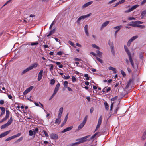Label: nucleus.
Listing matches in <instances>:
<instances>
[{"mask_svg":"<svg viewBox=\"0 0 146 146\" xmlns=\"http://www.w3.org/2000/svg\"><path fill=\"white\" fill-rule=\"evenodd\" d=\"M124 47L125 52H126L127 53V54L128 55L129 59L131 63V65L132 67L133 68H134L135 67L134 63L133 62V60L131 57V53L129 52L128 48L125 45Z\"/></svg>","mask_w":146,"mask_h":146,"instance_id":"nucleus-1","label":"nucleus"},{"mask_svg":"<svg viewBox=\"0 0 146 146\" xmlns=\"http://www.w3.org/2000/svg\"><path fill=\"white\" fill-rule=\"evenodd\" d=\"M91 139V137L90 135H88L85 137L79 139L77 140V141H78L74 143L73 144L74 145L78 144L80 143H82L85 141H86L90 140Z\"/></svg>","mask_w":146,"mask_h":146,"instance_id":"nucleus-2","label":"nucleus"},{"mask_svg":"<svg viewBox=\"0 0 146 146\" xmlns=\"http://www.w3.org/2000/svg\"><path fill=\"white\" fill-rule=\"evenodd\" d=\"M91 15V14H89L85 15H83L79 17L77 20V23L79 25L80 22L81 20H83L84 19L90 16Z\"/></svg>","mask_w":146,"mask_h":146,"instance_id":"nucleus-3","label":"nucleus"},{"mask_svg":"<svg viewBox=\"0 0 146 146\" xmlns=\"http://www.w3.org/2000/svg\"><path fill=\"white\" fill-rule=\"evenodd\" d=\"M102 116H101L99 118L98 122L97 123V125L96 129L95 130V131L97 130L99 128L100 125L102 123Z\"/></svg>","mask_w":146,"mask_h":146,"instance_id":"nucleus-4","label":"nucleus"},{"mask_svg":"<svg viewBox=\"0 0 146 146\" xmlns=\"http://www.w3.org/2000/svg\"><path fill=\"white\" fill-rule=\"evenodd\" d=\"M9 112L8 110H6V115L5 117L3 118L0 121V123H1L6 121L8 118L9 115Z\"/></svg>","mask_w":146,"mask_h":146,"instance_id":"nucleus-5","label":"nucleus"},{"mask_svg":"<svg viewBox=\"0 0 146 146\" xmlns=\"http://www.w3.org/2000/svg\"><path fill=\"white\" fill-rule=\"evenodd\" d=\"M38 65V63L35 62L32 64L31 66L28 67L30 70H32L33 68L37 67Z\"/></svg>","mask_w":146,"mask_h":146,"instance_id":"nucleus-6","label":"nucleus"},{"mask_svg":"<svg viewBox=\"0 0 146 146\" xmlns=\"http://www.w3.org/2000/svg\"><path fill=\"white\" fill-rule=\"evenodd\" d=\"M139 6V5H135L132 6L131 8H129L128 10L125 11V13H127L130 12L132 11L133 10L135 9Z\"/></svg>","mask_w":146,"mask_h":146,"instance_id":"nucleus-7","label":"nucleus"},{"mask_svg":"<svg viewBox=\"0 0 146 146\" xmlns=\"http://www.w3.org/2000/svg\"><path fill=\"white\" fill-rule=\"evenodd\" d=\"M122 27V26L121 25L118 26L114 27V29H116V30L115 31V37H116L117 34L118 32V31Z\"/></svg>","mask_w":146,"mask_h":146,"instance_id":"nucleus-8","label":"nucleus"},{"mask_svg":"<svg viewBox=\"0 0 146 146\" xmlns=\"http://www.w3.org/2000/svg\"><path fill=\"white\" fill-rule=\"evenodd\" d=\"M96 54L93 52H92V55L95 56H98L100 57L101 58L102 56V53L98 50H97L96 51Z\"/></svg>","mask_w":146,"mask_h":146,"instance_id":"nucleus-9","label":"nucleus"},{"mask_svg":"<svg viewBox=\"0 0 146 146\" xmlns=\"http://www.w3.org/2000/svg\"><path fill=\"white\" fill-rule=\"evenodd\" d=\"M133 24H129L128 25L129 26H133V27H139L141 26V25H139V23H137V21L132 22Z\"/></svg>","mask_w":146,"mask_h":146,"instance_id":"nucleus-10","label":"nucleus"},{"mask_svg":"<svg viewBox=\"0 0 146 146\" xmlns=\"http://www.w3.org/2000/svg\"><path fill=\"white\" fill-rule=\"evenodd\" d=\"M43 72V70H40V72L38 74V81H40L42 78V74Z\"/></svg>","mask_w":146,"mask_h":146,"instance_id":"nucleus-11","label":"nucleus"},{"mask_svg":"<svg viewBox=\"0 0 146 146\" xmlns=\"http://www.w3.org/2000/svg\"><path fill=\"white\" fill-rule=\"evenodd\" d=\"M100 132H99L95 133L94 135L92 136V140L94 138L95 139L100 136Z\"/></svg>","mask_w":146,"mask_h":146,"instance_id":"nucleus-12","label":"nucleus"},{"mask_svg":"<svg viewBox=\"0 0 146 146\" xmlns=\"http://www.w3.org/2000/svg\"><path fill=\"white\" fill-rule=\"evenodd\" d=\"M73 128V126H71L70 127L66 128L64 129L62 131V133H64L67 131H69L70 130H71Z\"/></svg>","mask_w":146,"mask_h":146,"instance_id":"nucleus-13","label":"nucleus"},{"mask_svg":"<svg viewBox=\"0 0 146 146\" xmlns=\"http://www.w3.org/2000/svg\"><path fill=\"white\" fill-rule=\"evenodd\" d=\"M50 137L51 138L54 139H57L58 138L57 135L54 133H52L50 134Z\"/></svg>","mask_w":146,"mask_h":146,"instance_id":"nucleus-14","label":"nucleus"},{"mask_svg":"<svg viewBox=\"0 0 146 146\" xmlns=\"http://www.w3.org/2000/svg\"><path fill=\"white\" fill-rule=\"evenodd\" d=\"M10 131V130L4 132L0 135V138L5 137L8 134Z\"/></svg>","mask_w":146,"mask_h":146,"instance_id":"nucleus-15","label":"nucleus"},{"mask_svg":"<svg viewBox=\"0 0 146 146\" xmlns=\"http://www.w3.org/2000/svg\"><path fill=\"white\" fill-rule=\"evenodd\" d=\"M61 116L59 117V116L58 115V118L56 119L55 123L56 124H59L61 122Z\"/></svg>","mask_w":146,"mask_h":146,"instance_id":"nucleus-16","label":"nucleus"},{"mask_svg":"<svg viewBox=\"0 0 146 146\" xmlns=\"http://www.w3.org/2000/svg\"><path fill=\"white\" fill-rule=\"evenodd\" d=\"M68 115V113L67 114V115H66V116L65 118L64 119V120L63 121V123L61 125V127H63L64 125V124L66 122L67 120Z\"/></svg>","mask_w":146,"mask_h":146,"instance_id":"nucleus-17","label":"nucleus"},{"mask_svg":"<svg viewBox=\"0 0 146 146\" xmlns=\"http://www.w3.org/2000/svg\"><path fill=\"white\" fill-rule=\"evenodd\" d=\"M0 109L2 111L0 115V117H1L5 113V109L3 107H0Z\"/></svg>","mask_w":146,"mask_h":146,"instance_id":"nucleus-18","label":"nucleus"},{"mask_svg":"<svg viewBox=\"0 0 146 146\" xmlns=\"http://www.w3.org/2000/svg\"><path fill=\"white\" fill-rule=\"evenodd\" d=\"M63 107H61L60 108L59 111V113L58 115V116H59V117H61L63 112Z\"/></svg>","mask_w":146,"mask_h":146,"instance_id":"nucleus-19","label":"nucleus"},{"mask_svg":"<svg viewBox=\"0 0 146 146\" xmlns=\"http://www.w3.org/2000/svg\"><path fill=\"white\" fill-rule=\"evenodd\" d=\"M110 21H106L101 26V28H103L106 27L109 23Z\"/></svg>","mask_w":146,"mask_h":146,"instance_id":"nucleus-20","label":"nucleus"},{"mask_svg":"<svg viewBox=\"0 0 146 146\" xmlns=\"http://www.w3.org/2000/svg\"><path fill=\"white\" fill-rule=\"evenodd\" d=\"M108 69L110 70L113 71L114 73H117L116 69L114 67L111 66H110L108 67Z\"/></svg>","mask_w":146,"mask_h":146,"instance_id":"nucleus-21","label":"nucleus"},{"mask_svg":"<svg viewBox=\"0 0 146 146\" xmlns=\"http://www.w3.org/2000/svg\"><path fill=\"white\" fill-rule=\"evenodd\" d=\"M91 4V1H90V2H88L87 3L84 4L82 6V7L83 8H85L87 7L89 5H90Z\"/></svg>","mask_w":146,"mask_h":146,"instance_id":"nucleus-22","label":"nucleus"},{"mask_svg":"<svg viewBox=\"0 0 146 146\" xmlns=\"http://www.w3.org/2000/svg\"><path fill=\"white\" fill-rule=\"evenodd\" d=\"M85 124L83 122L81 123L78 126L77 129V130L78 131L81 129L84 126Z\"/></svg>","mask_w":146,"mask_h":146,"instance_id":"nucleus-23","label":"nucleus"},{"mask_svg":"<svg viewBox=\"0 0 146 146\" xmlns=\"http://www.w3.org/2000/svg\"><path fill=\"white\" fill-rule=\"evenodd\" d=\"M60 86V83H58L56 85L55 87L54 90L56 91L57 92L58 91L59 89V88Z\"/></svg>","mask_w":146,"mask_h":146,"instance_id":"nucleus-24","label":"nucleus"},{"mask_svg":"<svg viewBox=\"0 0 146 146\" xmlns=\"http://www.w3.org/2000/svg\"><path fill=\"white\" fill-rule=\"evenodd\" d=\"M110 48L111 52L112 53L113 55H114L115 54V53L114 49V46H113V44L110 47Z\"/></svg>","mask_w":146,"mask_h":146,"instance_id":"nucleus-25","label":"nucleus"},{"mask_svg":"<svg viewBox=\"0 0 146 146\" xmlns=\"http://www.w3.org/2000/svg\"><path fill=\"white\" fill-rule=\"evenodd\" d=\"M92 47L98 50L100 49V48L94 44H92Z\"/></svg>","mask_w":146,"mask_h":146,"instance_id":"nucleus-26","label":"nucleus"},{"mask_svg":"<svg viewBox=\"0 0 146 146\" xmlns=\"http://www.w3.org/2000/svg\"><path fill=\"white\" fill-rule=\"evenodd\" d=\"M29 70H29V68L28 67L27 68L24 70L22 72H21V75H23L25 73L27 72Z\"/></svg>","mask_w":146,"mask_h":146,"instance_id":"nucleus-27","label":"nucleus"},{"mask_svg":"<svg viewBox=\"0 0 146 146\" xmlns=\"http://www.w3.org/2000/svg\"><path fill=\"white\" fill-rule=\"evenodd\" d=\"M13 121V119L12 117L10 118L8 120L7 122L6 123L8 125L11 124Z\"/></svg>","mask_w":146,"mask_h":146,"instance_id":"nucleus-28","label":"nucleus"},{"mask_svg":"<svg viewBox=\"0 0 146 146\" xmlns=\"http://www.w3.org/2000/svg\"><path fill=\"white\" fill-rule=\"evenodd\" d=\"M133 41L132 39L131 38L129 40L127 43V45L128 46H129L130 45L131 43Z\"/></svg>","mask_w":146,"mask_h":146,"instance_id":"nucleus-29","label":"nucleus"},{"mask_svg":"<svg viewBox=\"0 0 146 146\" xmlns=\"http://www.w3.org/2000/svg\"><path fill=\"white\" fill-rule=\"evenodd\" d=\"M104 104L105 105L106 110H108L109 108L108 104L106 102H105Z\"/></svg>","mask_w":146,"mask_h":146,"instance_id":"nucleus-30","label":"nucleus"},{"mask_svg":"<svg viewBox=\"0 0 146 146\" xmlns=\"http://www.w3.org/2000/svg\"><path fill=\"white\" fill-rule=\"evenodd\" d=\"M23 137L22 136L20 137L15 142V143H17L21 141L23 139Z\"/></svg>","mask_w":146,"mask_h":146,"instance_id":"nucleus-31","label":"nucleus"},{"mask_svg":"<svg viewBox=\"0 0 146 146\" xmlns=\"http://www.w3.org/2000/svg\"><path fill=\"white\" fill-rule=\"evenodd\" d=\"M5 84L3 83V84H0V88H2V89L3 90H4L5 91V88L4 86V84Z\"/></svg>","mask_w":146,"mask_h":146,"instance_id":"nucleus-32","label":"nucleus"},{"mask_svg":"<svg viewBox=\"0 0 146 146\" xmlns=\"http://www.w3.org/2000/svg\"><path fill=\"white\" fill-rule=\"evenodd\" d=\"M9 125L6 123L5 124H4L1 127V128L2 129H3L5 128H6Z\"/></svg>","mask_w":146,"mask_h":146,"instance_id":"nucleus-33","label":"nucleus"},{"mask_svg":"<svg viewBox=\"0 0 146 146\" xmlns=\"http://www.w3.org/2000/svg\"><path fill=\"white\" fill-rule=\"evenodd\" d=\"M143 52H141L139 53V58L140 59H142L143 58Z\"/></svg>","mask_w":146,"mask_h":146,"instance_id":"nucleus-34","label":"nucleus"},{"mask_svg":"<svg viewBox=\"0 0 146 146\" xmlns=\"http://www.w3.org/2000/svg\"><path fill=\"white\" fill-rule=\"evenodd\" d=\"M146 15V10H144L141 13V15L143 17Z\"/></svg>","mask_w":146,"mask_h":146,"instance_id":"nucleus-35","label":"nucleus"},{"mask_svg":"<svg viewBox=\"0 0 146 146\" xmlns=\"http://www.w3.org/2000/svg\"><path fill=\"white\" fill-rule=\"evenodd\" d=\"M14 139L13 136H12L7 138L5 139V141H7Z\"/></svg>","mask_w":146,"mask_h":146,"instance_id":"nucleus-36","label":"nucleus"},{"mask_svg":"<svg viewBox=\"0 0 146 146\" xmlns=\"http://www.w3.org/2000/svg\"><path fill=\"white\" fill-rule=\"evenodd\" d=\"M88 115H86L85 116V117L82 122L83 123H84L85 124L86 123V122L87 121V118H88Z\"/></svg>","mask_w":146,"mask_h":146,"instance_id":"nucleus-37","label":"nucleus"},{"mask_svg":"<svg viewBox=\"0 0 146 146\" xmlns=\"http://www.w3.org/2000/svg\"><path fill=\"white\" fill-rule=\"evenodd\" d=\"M21 133H19L13 136V137H14V138H16V137H18L19 136H20L21 135Z\"/></svg>","mask_w":146,"mask_h":146,"instance_id":"nucleus-38","label":"nucleus"},{"mask_svg":"<svg viewBox=\"0 0 146 146\" xmlns=\"http://www.w3.org/2000/svg\"><path fill=\"white\" fill-rule=\"evenodd\" d=\"M70 76L69 75L64 76L63 77V78L65 79H68L70 78Z\"/></svg>","mask_w":146,"mask_h":146,"instance_id":"nucleus-39","label":"nucleus"},{"mask_svg":"<svg viewBox=\"0 0 146 146\" xmlns=\"http://www.w3.org/2000/svg\"><path fill=\"white\" fill-rule=\"evenodd\" d=\"M38 128H35V130H33V133H34V134L35 135V134L36 133H37L38 132Z\"/></svg>","mask_w":146,"mask_h":146,"instance_id":"nucleus-40","label":"nucleus"},{"mask_svg":"<svg viewBox=\"0 0 146 146\" xmlns=\"http://www.w3.org/2000/svg\"><path fill=\"white\" fill-rule=\"evenodd\" d=\"M68 43L70 44V45H71L72 46H73L74 47L76 48V46H75V45L73 43V42L70 41H69L68 42Z\"/></svg>","mask_w":146,"mask_h":146,"instance_id":"nucleus-41","label":"nucleus"},{"mask_svg":"<svg viewBox=\"0 0 146 146\" xmlns=\"http://www.w3.org/2000/svg\"><path fill=\"white\" fill-rule=\"evenodd\" d=\"M68 82L66 81H65L64 82V87L65 88H67L68 86Z\"/></svg>","mask_w":146,"mask_h":146,"instance_id":"nucleus-42","label":"nucleus"},{"mask_svg":"<svg viewBox=\"0 0 146 146\" xmlns=\"http://www.w3.org/2000/svg\"><path fill=\"white\" fill-rule=\"evenodd\" d=\"M38 43L37 42H31L30 43V45L32 46L35 45H38Z\"/></svg>","mask_w":146,"mask_h":146,"instance_id":"nucleus-43","label":"nucleus"},{"mask_svg":"<svg viewBox=\"0 0 146 146\" xmlns=\"http://www.w3.org/2000/svg\"><path fill=\"white\" fill-rule=\"evenodd\" d=\"M43 132L44 134V135L45 136L47 137H49V135H48V134L47 133V132H46V131L45 130H43Z\"/></svg>","mask_w":146,"mask_h":146,"instance_id":"nucleus-44","label":"nucleus"},{"mask_svg":"<svg viewBox=\"0 0 146 146\" xmlns=\"http://www.w3.org/2000/svg\"><path fill=\"white\" fill-rule=\"evenodd\" d=\"M55 80L54 79H52L50 80V84L51 85H53L55 83Z\"/></svg>","mask_w":146,"mask_h":146,"instance_id":"nucleus-45","label":"nucleus"},{"mask_svg":"<svg viewBox=\"0 0 146 146\" xmlns=\"http://www.w3.org/2000/svg\"><path fill=\"white\" fill-rule=\"evenodd\" d=\"M85 77L86 78V79L87 80H89V77H88V75L87 74H86L84 75Z\"/></svg>","mask_w":146,"mask_h":146,"instance_id":"nucleus-46","label":"nucleus"},{"mask_svg":"<svg viewBox=\"0 0 146 146\" xmlns=\"http://www.w3.org/2000/svg\"><path fill=\"white\" fill-rule=\"evenodd\" d=\"M96 59L99 62H100V63H102L103 62L102 60L100 58L97 57Z\"/></svg>","mask_w":146,"mask_h":146,"instance_id":"nucleus-47","label":"nucleus"},{"mask_svg":"<svg viewBox=\"0 0 146 146\" xmlns=\"http://www.w3.org/2000/svg\"><path fill=\"white\" fill-rule=\"evenodd\" d=\"M146 138V135H145L143 134V135L141 137V139L142 140H144Z\"/></svg>","mask_w":146,"mask_h":146,"instance_id":"nucleus-48","label":"nucleus"},{"mask_svg":"<svg viewBox=\"0 0 146 146\" xmlns=\"http://www.w3.org/2000/svg\"><path fill=\"white\" fill-rule=\"evenodd\" d=\"M117 98H118L117 96H115L114 97L111 98V100L112 101H114L115 100H116L117 99Z\"/></svg>","mask_w":146,"mask_h":146,"instance_id":"nucleus-49","label":"nucleus"},{"mask_svg":"<svg viewBox=\"0 0 146 146\" xmlns=\"http://www.w3.org/2000/svg\"><path fill=\"white\" fill-rule=\"evenodd\" d=\"M138 38V36L137 35H136L135 36H134L132 38H131L132 39V40L134 41V40L137 39Z\"/></svg>","mask_w":146,"mask_h":146,"instance_id":"nucleus-50","label":"nucleus"},{"mask_svg":"<svg viewBox=\"0 0 146 146\" xmlns=\"http://www.w3.org/2000/svg\"><path fill=\"white\" fill-rule=\"evenodd\" d=\"M128 19L129 20H134L135 19V18L131 17H129L128 18Z\"/></svg>","mask_w":146,"mask_h":146,"instance_id":"nucleus-51","label":"nucleus"},{"mask_svg":"<svg viewBox=\"0 0 146 146\" xmlns=\"http://www.w3.org/2000/svg\"><path fill=\"white\" fill-rule=\"evenodd\" d=\"M33 132L32 130H30L29 131V135L30 136H32L33 135Z\"/></svg>","mask_w":146,"mask_h":146,"instance_id":"nucleus-52","label":"nucleus"},{"mask_svg":"<svg viewBox=\"0 0 146 146\" xmlns=\"http://www.w3.org/2000/svg\"><path fill=\"white\" fill-rule=\"evenodd\" d=\"M104 90H106V91L108 92L110 90L111 88L110 87H108V88H107L106 87H105L104 88Z\"/></svg>","mask_w":146,"mask_h":146,"instance_id":"nucleus-53","label":"nucleus"},{"mask_svg":"<svg viewBox=\"0 0 146 146\" xmlns=\"http://www.w3.org/2000/svg\"><path fill=\"white\" fill-rule=\"evenodd\" d=\"M63 54V53L62 52V51H59L57 53V54L58 55H61Z\"/></svg>","mask_w":146,"mask_h":146,"instance_id":"nucleus-54","label":"nucleus"},{"mask_svg":"<svg viewBox=\"0 0 146 146\" xmlns=\"http://www.w3.org/2000/svg\"><path fill=\"white\" fill-rule=\"evenodd\" d=\"M49 66H50V71L52 70L53 69L54 66L52 64L49 65Z\"/></svg>","mask_w":146,"mask_h":146,"instance_id":"nucleus-55","label":"nucleus"},{"mask_svg":"<svg viewBox=\"0 0 146 146\" xmlns=\"http://www.w3.org/2000/svg\"><path fill=\"white\" fill-rule=\"evenodd\" d=\"M108 45L110 46V47H111V46H112V45H113V42H112V43H111V41L110 40H109L108 41Z\"/></svg>","mask_w":146,"mask_h":146,"instance_id":"nucleus-56","label":"nucleus"},{"mask_svg":"<svg viewBox=\"0 0 146 146\" xmlns=\"http://www.w3.org/2000/svg\"><path fill=\"white\" fill-rule=\"evenodd\" d=\"M54 38L55 40L56 41V42H59V44H61V43L60 42V40L58 39V38Z\"/></svg>","mask_w":146,"mask_h":146,"instance_id":"nucleus-57","label":"nucleus"},{"mask_svg":"<svg viewBox=\"0 0 146 146\" xmlns=\"http://www.w3.org/2000/svg\"><path fill=\"white\" fill-rule=\"evenodd\" d=\"M29 92V91H28L27 89L26 90H25L23 92V94L24 95H25L27 93Z\"/></svg>","mask_w":146,"mask_h":146,"instance_id":"nucleus-58","label":"nucleus"},{"mask_svg":"<svg viewBox=\"0 0 146 146\" xmlns=\"http://www.w3.org/2000/svg\"><path fill=\"white\" fill-rule=\"evenodd\" d=\"M114 102H113L112 103H111V106H110V111H111L112 110V108H113V104H114Z\"/></svg>","mask_w":146,"mask_h":146,"instance_id":"nucleus-59","label":"nucleus"},{"mask_svg":"<svg viewBox=\"0 0 146 146\" xmlns=\"http://www.w3.org/2000/svg\"><path fill=\"white\" fill-rule=\"evenodd\" d=\"M121 72L123 76H125L126 74L123 70H121Z\"/></svg>","mask_w":146,"mask_h":146,"instance_id":"nucleus-60","label":"nucleus"},{"mask_svg":"<svg viewBox=\"0 0 146 146\" xmlns=\"http://www.w3.org/2000/svg\"><path fill=\"white\" fill-rule=\"evenodd\" d=\"M92 142H94L95 143H93V144L92 143V146H94L96 145V140H93V141Z\"/></svg>","mask_w":146,"mask_h":146,"instance_id":"nucleus-61","label":"nucleus"},{"mask_svg":"<svg viewBox=\"0 0 146 146\" xmlns=\"http://www.w3.org/2000/svg\"><path fill=\"white\" fill-rule=\"evenodd\" d=\"M72 81L73 82H75L76 81V78L75 77H74V76H72Z\"/></svg>","mask_w":146,"mask_h":146,"instance_id":"nucleus-62","label":"nucleus"},{"mask_svg":"<svg viewBox=\"0 0 146 146\" xmlns=\"http://www.w3.org/2000/svg\"><path fill=\"white\" fill-rule=\"evenodd\" d=\"M93 89H94L95 90V93H96L97 92V91L96 90L97 89V87L96 86H94L93 87Z\"/></svg>","mask_w":146,"mask_h":146,"instance_id":"nucleus-63","label":"nucleus"},{"mask_svg":"<svg viewBox=\"0 0 146 146\" xmlns=\"http://www.w3.org/2000/svg\"><path fill=\"white\" fill-rule=\"evenodd\" d=\"M127 70L129 73H131L132 72V70L129 67H128L127 68Z\"/></svg>","mask_w":146,"mask_h":146,"instance_id":"nucleus-64","label":"nucleus"}]
</instances>
